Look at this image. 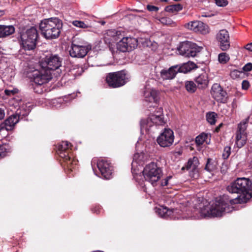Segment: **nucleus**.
<instances>
[{"instance_id":"8","label":"nucleus","mask_w":252,"mask_h":252,"mask_svg":"<svg viewBox=\"0 0 252 252\" xmlns=\"http://www.w3.org/2000/svg\"><path fill=\"white\" fill-rule=\"evenodd\" d=\"M201 48L197 46L195 43L186 41L181 43L178 48L180 55L187 57H194L199 52Z\"/></svg>"},{"instance_id":"30","label":"nucleus","mask_w":252,"mask_h":252,"mask_svg":"<svg viewBox=\"0 0 252 252\" xmlns=\"http://www.w3.org/2000/svg\"><path fill=\"white\" fill-rule=\"evenodd\" d=\"M182 6L180 4L171 5L165 7V10L169 12H178L182 9Z\"/></svg>"},{"instance_id":"32","label":"nucleus","mask_w":252,"mask_h":252,"mask_svg":"<svg viewBox=\"0 0 252 252\" xmlns=\"http://www.w3.org/2000/svg\"><path fill=\"white\" fill-rule=\"evenodd\" d=\"M217 114L215 112H209L206 114V120L211 125H214L216 121Z\"/></svg>"},{"instance_id":"36","label":"nucleus","mask_w":252,"mask_h":252,"mask_svg":"<svg viewBox=\"0 0 252 252\" xmlns=\"http://www.w3.org/2000/svg\"><path fill=\"white\" fill-rule=\"evenodd\" d=\"M231 153V148L229 146H226L224 148L223 152L222 154V157L224 159H227L229 157Z\"/></svg>"},{"instance_id":"26","label":"nucleus","mask_w":252,"mask_h":252,"mask_svg":"<svg viewBox=\"0 0 252 252\" xmlns=\"http://www.w3.org/2000/svg\"><path fill=\"white\" fill-rule=\"evenodd\" d=\"M142 157L143 156L142 155L139 154V153H136L134 155L133 160L131 163V170L132 173L133 175H136L138 174L136 170V169H135V167L137 166V164H140V160L141 159V158H142Z\"/></svg>"},{"instance_id":"1","label":"nucleus","mask_w":252,"mask_h":252,"mask_svg":"<svg viewBox=\"0 0 252 252\" xmlns=\"http://www.w3.org/2000/svg\"><path fill=\"white\" fill-rule=\"evenodd\" d=\"M251 181L245 178H238L227 187V191L232 194L236 193L237 196L232 198L224 194L217 198L211 204L204 205L200 207V214L203 217H220L226 213L233 210L230 205L239 203L243 199L249 198L252 195L251 189Z\"/></svg>"},{"instance_id":"24","label":"nucleus","mask_w":252,"mask_h":252,"mask_svg":"<svg viewBox=\"0 0 252 252\" xmlns=\"http://www.w3.org/2000/svg\"><path fill=\"white\" fill-rule=\"evenodd\" d=\"M196 67V65L192 62H188L181 65H178V70L179 72L187 73L191 70Z\"/></svg>"},{"instance_id":"11","label":"nucleus","mask_w":252,"mask_h":252,"mask_svg":"<svg viewBox=\"0 0 252 252\" xmlns=\"http://www.w3.org/2000/svg\"><path fill=\"white\" fill-rule=\"evenodd\" d=\"M33 76L34 82L38 85L48 82L52 78V72L42 67L39 70H35Z\"/></svg>"},{"instance_id":"17","label":"nucleus","mask_w":252,"mask_h":252,"mask_svg":"<svg viewBox=\"0 0 252 252\" xmlns=\"http://www.w3.org/2000/svg\"><path fill=\"white\" fill-rule=\"evenodd\" d=\"M97 166L103 178L109 179L112 173V167L110 163L107 160L102 159L98 160Z\"/></svg>"},{"instance_id":"14","label":"nucleus","mask_w":252,"mask_h":252,"mask_svg":"<svg viewBox=\"0 0 252 252\" xmlns=\"http://www.w3.org/2000/svg\"><path fill=\"white\" fill-rule=\"evenodd\" d=\"M185 27L195 32L206 34L209 32L208 25L199 21H190L185 25Z\"/></svg>"},{"instance_id":"25","label":"nucleus","mask_w":252,"mask_h":252,"mask_svg":"<svg viewBox=\"0 0 252 252\" xmlns=\"http://www.w3.org/2000/svg\"><path fill=\"white\" fill-rule=\"evenodd\" d=\"M1 37L5 38L15 32V28L12 25H0Z\"/></svg>"},{"instance_id":"22","label":"nucleus","mask_w":252,"mask_h":252,"mask_svg":"<svg viewBox=\"0 0 252 252\" xmlns=\"http://www.w3.org/2000/svg\"><path fill=\"white\" fill-rule=\"evenodd\" d=\"M145 100L147 102L157 103L158 99V92L152 88H146L144 92Z\"/></svg>"},{"instance_id":"48","label":"nucleus","mask_w":252,"mask_h":252,"mask_svg":"<svg viewBox=\"0 0 252 252\" xmlns=\"http://www.w3.org/2000/svg\"><path fill=\"white\" fill-rule=\"evenodd\" d=\"M4 92L5 94L8 95H10L11 94H14V91L13 90L10 91L8 90H5Z\"/></svg>"},{"instance_id":"44","label":"nucleus","mask_w":252,"mask_h":252,"mask_svg":"<svg viewBox=\"0 0 252 252\" xmlns=\"http://www.w3.org/2000/svg\"><path fill=\"white\" fill-rule=\"evenodd\" d=\"M172 154L173 156H174V157L177 158L178 157L181 156L182 154V151L181 150L173 151L172 152Z\"/></svg>"},{"instance_id":"15","label":"nucleus","mask_w":252,"mask_h":252,"mask_svg":"<svg viewBox=\"0 0 252 252\" xmlns=\"http://www.w3.org/2000/svg\"><path fill=\"white\" fill-rule=\"evenodd\" d=\"M211 94L213 97L217 101L225 103L227 101V93L224 91L220 85L216 83L212 87Z\"/></svg>"},{"instance_id":"16","label":"nucleus","mask_w":252,"mask_h":252,"mask_svg":"<svg viewBox=\"0 0 252 252\" xmlns=\"http://www.w3.org/2000/svg\"><path fill=\"white\" fill-rule=\"evenodd\" d=\"M216 39L222 50L225 51L229 48V35L227 31L226 30H220L216 35Z\"/></svg>"},{"instance_id":"50","label":"nucleus","mask_w":252,"mask_h":252,"mask_svg":"<svg viewBox=\"0 0 252 252\" xmlns=\"http://www.w3.org/2000/svg\"><path fill=\"white\" fill-rule=\"evenodd\" d=\"M203 16L207 17V16H206V15H203Z\"/></svg>"},{"instance_id":"4","label":"nucleus","mask_w":252,"mask_h":252,"mask_svg":"<svg viewBox=\"0 0 252 252\" xmlns=\"http://www.w3.org/2000/svg\"><path fill=\"white\" fill-rule=\"evenodd\" d=\"M38 37L37 31L34 27H32L21 35V41L23 48L25 50L34 49Z\"/></svg>"},{"instance_id":"27","label":"nucleus","mask_w":252,"mask_h":252,"mask_svg":"<svg viewBox=\"0 0 252 252\" xmlns=\"http://www.w3.org/2000/svg\"><path fill=\"white\" fill-rule=\"evenodd\" d=\"M71 46H77L80 47H90L89 45H87V43L85 40L78 36H74L73 37Z\"/></svg>"},{"instance_id":"37","label":"nucleus","mask_w":252,"mask_h":252,"mask_svg":"<svg viewBox=\"0 0 252 252\" xmlns=\"http://www.w3.org/2000/svg\"><path fill=\"white\" fill-rule=\"evenodd\" d=\"M216 4L219 6H225L227 5V0H215Z\"/></svg>"},{"instance_id":"31","label":"nucleus","mask_w":252,"mask_h":252,"mask_svg":"<svg viewBox=\"0 0 252 252\" xmlns=\"http://www.w3.org/2000/svg\"><path fill=\"white\" fill-rule=\"evenodd\" d=\"M216 168V166L214 164V161L212 159L208 158L206 164L205 169L210 172L214 170Z\"/></svg>"},{"instance_id":"19","label":"nucleus","mask_w":252,"mask_h":252,"mask_svg":"<svg viewBox=\"0 0 252 252\" xmlns=\"http://www.w3.org/2000/svg\"><path fill=\"white\" fill-rule=\"evenodd\" d=\"M19 120V116L17 115H11L9 116L4 123L0 126V132L3 130L7 131L11 130L15 125L17 123Z\"/></svg>"},{"instance_id":"6","label":"nucleus","mask_w":252,"mask_h":252,"mask_svg":"<svg viewBox=\"0 0 252 252\" xmlns=\"http://www.w3.org/2000/svg\"><path fill=\"white\" fill-rule=\"evenodd\" d=\"M165 123L161 112L158 114H152L148 118L143 119L140 122L141 132L149 131L151 127L156 125H163Z\"/></svg>"},{"instance_id":"38","label":"nucleus","mask_w":252,"mask_h":252,"mask_svg":"<svg viewBox=\"0 0 252 252\" xmlns=\"http://www.w3.org/2000/svg\"><path fill=\"white\" fill-rule=\"evenodd\" d=\"M160 21L161 23L165 25H170L172 23L170 19L166 17L161 18Z\"/></svg>"},{"instance_id":"12","label":"nucleus","mask_w":252,"mask_h":252,"mask_svg":"<svg viewBox=\"0 0 252 252\" xmlns=\"http://www.w3.org/2000/svg\"><path fill=\"white\" fill-rule=\"evenodd\" d=\"M174 139L173 131L169 128H165L158 137L157 142L162 147H168L173 144Z\"/></svg>"},{"instance_id":"45","label":"nucleus","mask_w":252,"mask_h":252,"mask_svg":"<svg viewBox=\"0 0 252 252\" xmlns=\"http://www.w3.org/2000/svg\"><path fill=\"white\" fill-rule=\"evenodd\" d=\"M5 116L4 110L1 108H0V120L3 119Z\"/></svg>"},{"instance_id":"2","label":"nucleus","mask_w":252,"mask_h":252,"mask_svg":"<svg viewBox=\"0 0 252 252\" xmlns=\"http://www.w3.org/2000/svg\"><path fill=\"white\" fill-rule=\"evenodd\" d=\"M62 26V22L59 19L51 18L42 21L39 27L46 38L54 39L59 36Z\"/></svg>"},{"instance_id":"41","label":"nucleus","mask_w":252,"mask_h":252,"mask_svg":"<svg viewBox=\"0 0 252 252\" xmlns=\"http://www.w3.org/2000/svg\"><path fill=\"white\" fill-rule=\"evenodd\" d=\"M239 73L240 72L238 71L237 70H234L231 72L230 75L232 78H235L239 76Z\"/></svg>"},{"instance_id":"7","label":"nucleus","mask_w":252,"mask_h":252,"mask_svg":"<svg viewBox=\"0 0 252 252\" xmlns=\"http://www.w3.org/2000/svg\"><path fill=\"white\" fill-rule=\"evenodd\" d=\"M62 64V59L56 55L50 54L43 58L40 62V67L51 71L58 69Z\"/></svg>"},{"instance_id":"42","label":"nucleus","mask_w":252,"mask_h":252,"mask_svg":"<svg viewBox=\"0 0 252 252\" xmlns=\"http://www.w3.org/2000/svg\"><path fill=\"white\" fill-rule=\"evenodd\" d=\"M170 176H168L166 177L165 179H164L162 181L161 185L162 186H167L168 184V181L169 179H171Z\"/></svg>"},{"instance_id":"39","label":"nucleus","mask_w":252,"mask_h":252,"mask_svg":"<svg viewBox=\"0 0 252 252\" xmlns=\"http://www.w3.org/2000/svg\"><path fill=\"white\" fill-rule=\"evenodd\" d=\"M250 87L249 82L247 80H244L242 83V88L243 90H247Z\"/></svg>"},{"instance_id":"28","label":"nucleus","mask_w":252,"mask_h":252,"mask_svg":"<svg viewBox=\"0 0 252 252\" xmlns=\"http://www.w3.org/2000/svg\"><path fill=\"white\" fill-rule=\"evenodd\" d=\"M198 158L194 157L192 158H190L187 164V168L192 170H194L198 166Z\"/></svg>"},{"instance_id":"46","label":"nucleus","mask_w":252,"mask_h":252,"mask_svg":"<svg viewBox=\"0 0 252 252\" xmlns=\"http://www.w3.org/2000/svg\"><path fill=\"white\" fill-rule=\"evenodd\" d=\"M245 48L249 51H251V52H252V43H249V44H247L246 46H245Z\"/></svg>"},{"instance_id":"5","label":"nucleus","mask_w":252,"mask_h":252,"mask_svg":"<svg viewBox=\"0 0 252 252\" xmlns=\"http://www.w3.org/2000/svg\"><path fill=\"white\" fill-rule=\"evenodd\" d=\"M142 173L145 180L154 186L160 178L161 170L155 163L151 162L146 166Z\"/></svg>"},{"instance_id":"43","label":"nucleus","mask_w":252,"mask_h":252,"mask_svg":"<svg viewBox=\"0 0 252 252\" xmlns=\"http://www.w3.org/2000/svg\"><path fill=\"white\" fill-rule=\"evenodd\" d=\"M147 9L150 11H157L158 10V8L153 6V5H147Z\"/></svg>"},{"instance_id":"23","label":"nucleus","mask_w":252,"mask_h":252,"mask_svg":"<svg viewBox=\"0 0 252 252\" xmlns=\"http://www.w3.org/2000/svg\"><path fill=\"white\" fill-rule=\"evenodd\" d=\"M194 81L199 89H204L208 87L209 79L205 72H203L194 79Z\"/></svg>"},{"instance_id":"13","label":"nucleus","mask_w":252,"mask_h":252,"mask_svg":"<svg viewBox=\"0 0 252 252\" xmlns=\"http://www.w3.org/2000/svg\"><path fill=\"white\" fill-rule=\"evenodd\" d=\"M137 46L136 39L132 37H124L118 43L117 47L121 52H129Z\"/></svg>"},{"instance_id":"18","label":"nucleus","mask_w":252,"mask_h":252,"mask_svg":"<svg viewBox=\"0 0 252 252\" xmlns=\"http://www.w3.org/2000/svg\"><path fill=\"white\" fill-rule=\"evenodd\" d=\"M91 49V47L71 46L69 54L73 58H82L87 54Z\"/></svg>"},{"instance_id":"3","label":"nucleus","mask_w":252,"mask_h":252,"mask_svg":"<svg viewBox=\"0 0 252 252\" xmlns=\"http://www.w3.org/2000/svg\"><path fill=\"white\" fill-rule=\"evenodd\" d=\"M71 144L68 141H62L58 146V154L66 163L69 170H72L74 165L77 164V161L72 158L70 153Z\"/></svg>"},{"instance_id":"47","label":"nucleus","mask_w":252,"mask_h":252,"mask_svg":"<svg viewBox=\"0 0 252 252\" xmlns=\"http://www.w3.org/2000/svg\"><path fill=\"white\" fill-rule=\"evenodd\" d=\"M3 150V146H0V157H3L5 156L4 152H2Z\"/></svg>"},{"instance_id":"29","label":"nucleus","mask_w":252,"mask_h":252,"mask_svg":"<svg viewBox=\"0 0 252 252\" xmlns=\"http://www.w3.org/2000/svg\"><path fill=\"white\" fill-rule=\"evenodd\" d=\"M197 86L192 81H187L185 82V88L188 92L193 93L196 90Z\"/></svg>"},{"instance_id":"35","label":"nucleus","mask_w":252,"mask_h":252,"mask_svg":"<svg viewBox=\"0 0 252 252\" xmlns=\"http://www.w3.org/2000/svg\"><path fill=\"white\" fill-rule=\"evenodd\" d=\"M229 57L226 53H221L219 55L218 59L220 63H225L229 60Z\"/></svg>"},{"instance_id":"49","label":"nucleus","mask_w":252,"mask_h":252,"mask_svg":"<svg viewBox=\"0 0 252 252\" xmlns=\"http://www.w3.org/2000/svg\"><path fill=\"white\" fill-rule=\"evenodd\" d=\"M4 14V11L3 10H0V17Z\"/></svg>"},{"instance_id":"33","label":"nucleus","mask_w":252,"mask_h":252,"mask_svg":"<svg viewBox=\"0 0 252 252\" xmlns=\"http://www.w3.org/2000/svg\"><path fill=\"white\" fill-rule=\"evenodd\" d=\"M208 137V135L204 133H202L195 138V142L197 145H200L203 144Z\"/></svg>"},{"instance_id":"21","label":"nucleus","mask_w":252,"mask_h":252,"mask_svg":"<svg viewBox=\"0 0 252 252\" xmlns=\"http://www.w3.org/2000/svg\"><path fill=\"white\" fill-rule=\"evenodd\" d=\"M155 210L159 217L165 219L168 217L175 219V214L177 213V210H169L166 207L163 206L157 207L155 208Z\"/></svg>"},{"instance_id":"9","label":"nucleus","mask_w":252,"mask_h":252,"mask_svg":"<svg viewBox=\"0 0 252 252\" xmlns=\"http://www.w3.org/2000/svg\"><path fill=\"white\" fill-rule=\"evenodd\" d=\"M126 75L123 71L110 73L106 77L107 83L112 88L123 86L126 82Z\"/></svg>"},{"instance_id":"34","label":"nucleus","mask_w":252,"mask_h":252,"mask_svg":"<svg viewBox=\"0 0 252 252\" xmlns=\"http://www.w3.org/2000/svg\"><path fill=\"white\" fill-rule=\"evenodd\" d=\"M72 23L73 26L79 28L87 29L91 27L88 24L85 23L83 21L79 20L73 21Z\"/></svg>"},{"instance_id":"20","label":"nucleus","mask_w":252,"mask_h":252,"mask_svg":"<svg viewBox=\"0 0 252 252\" xmlns=\"http://www.w3.org/2000/svg\"><path fill=\"white\" fill-rule=\"evenodd\" d=\"M178 70V65H173L168 69H162L160 72V77L163 80H171L175 78Z\"/></svg>"},{"instance_id":"10","label":"nucleus","mask_w":252,"mask_h":252,"mask_svg":"<svg viewBox=\"0 0 252 252\" xmlns=\"http://www.w3.org/2000/svg\"><path fill=\"white\" fill-rule=\"evenodd\" d=\"M247 127V121L241 122L238 125V129L236 132L235 145L239 148L243 147L247 140V134L246 131Z\"/></svg>"},{"instance_id":"40","label":"nucleus","mask_w":252,"mask_h":252,"mask_svg":"<svg viewBox=\"0 0 252 252\" xmlns=\"http://www.w3.org/2000/svg\"><path fill=\"white\" fill-rule=\"evenodd\" d=\"M243 69L244 71H250L252 69V63H248L245 64L243 67Z\"/></svg>"}]
</instances>
